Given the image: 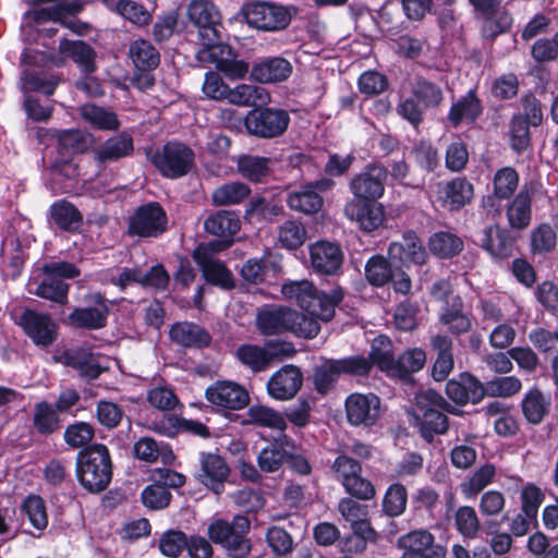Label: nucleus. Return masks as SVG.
<instances>
[{
	"mask_svg": "<svg viewBox=\"0 0 558 558\" xmlns=\"http://www.w3.org/2000/svg\"><path fill=\"white\" fill-rule=\"evenodd\" d=\"M191 23L198 29L203 48L196 58L202 63L214 64L229 80H242L247 74L248 63L240 60L235 51L228 45L219 44L220 13L208 0H193L187 8Z\"/></svg>",
	"mask_w": 558,
	"mask_h": 558,
	"instance_id": "f257e3e1",
	"label": "nucleus"
},
{
	"mask_svg": "<svg viewBox=\"0 0 558 558\" xmlns=\"http://www.w3.org/2000/svg\"><path fill=\"white\" fill-rule=\"evenodd\" d=\"M256 328L263 336H277L292 332L299 337L314 338L320 330L319 323L313 317L280 305H267L256 314Z\"/></svg>",
	"mask_w": 558,
	"mask_h": 558,
	"instance_id": "f03ea898",
	"label": "nucleus"
},
{
	"mask_svg": "<svg viewBox=\"0 0 558 558\" xmlns=\"http://www.w3.org/2000/svg\"><path fill=\"white\" fill-rule=\"evenodd\" d=\"M284 299L295 302L307 317L328 322L335 315V307L342 301L343 292L335 289L329 294L320 293L308 280L288 281L281 287Z\"/></svg>",
	"mask_w": 558,
	"mask_h": 558,
	"instance_id": "7ed1b4c3",
	"label": "nucleus"
},
{
	"mask_svg": "<svg viewBox=\"0 0 558 558\" xmlns=\"http://www.w3.org/2000/svg\"><path fill=\"white\" fill-rule=\"evenodd\" d=\"M81 485L90 493L102 492L111 481V460L106 446L97 444L81 451L76 461Z\"/></svg>",
	"mask_w": 558,
	"mask_h": 558,
	"instance_id": "20e7f679",
	"label": "nucleus"
},
{
	"mask_svg": "<svg viewBox=\"0 0 558 558\" xmlns=\"http://www.w3.org/2000/svg\"><path fill=\"white\" fill-rule=\"evenodd\" d=\"M371 356L383 372L399 378L421 371L426 362V354L420 348L408 349L395 360L391 343L383 336L373 340Z\"/></svg>",
	"mask_w": 558,
	"mask_h": 558,
	"instance_id": "39448f33",
	"label": "nucleus"
},
{
	"mask_svg": "<svg viewBox=\"0 0 558 558\" xmlns=\"http://www.w3.org/2000/svg\"><path fill=\"white\" fill-rule=\"evenodd\" d=\"M43 272L47 275V278L39 283L31 282L29 286L36 284V287L31 288L29 292L51 302L65 304L68 302L69 284L59 278H75L80 275L78 269L71 263L52 262L43 266Z\"/></svg>",
	"mask_w": 558,
	"mask_h": 558,
	"instance_id": "423d86ee",
	"label": "nucleus"
},
{
	"mask_svg": "<svg viewBox=\"0 0 558 558\" xmlns=\"http://www.w3.org/2000/svg\"><path fill=\"white\" fill-rule=\"evenodd\" d=\"M153 165L170 179L185 175L194 162V153L186 145L169 142L161 149L149 155Z\"/></svg>",
	"mask_w": 558,
	"mask_h": 558,
	"instance_id": "0eeeda50",
	"label": "nucleus"
},
{
	"mask_svg": "<svg viewBox=\"0 0 558 558\" xmlns=\"http://www.w3.org/2000/svg\"><path fill=\"white\" fill-rule=\"evenodd\" d=\"M290 123V116L283 109L265 108L251 110L244 120L247 132L262 138L282 135Z\"/></svg>",
	"mask_w": 558,
	"mask_h": 558,
	"instance_id": "6e6552de",
	"label": "nucleus"
},
{
	"mask_svg": "<svg viewBox=\"0 0 558 558\" xmlns=\"http://www.w3.org/2000/svg\"><path fill=\"white\" fill-rule=\"evenodd\" d=\"M244 17L250 26L267 32L283 29L291 21V15L284 7L267 2L247 4Z\"/></svg>",
	"mask_w": 558,
	"mask_h": 558,
	"instance_id": "1a4fd4ad",
	"label": "nucleus"
},
{
	"mask_svg": "<svg viewBox=\"0 0 558 558\" xmlns=\"http://www.w3.org/2000/svg\"><path fill=\"white\" fill-rule=\"evenodd\" d=\"M168 218L158 203L140 206L129 221V233L141 238H156L167 230Z\"/></svg>",
	"mask_w": 558,
	"mask_h": 558,
	"instance_id": "9d476101",
	"label": "nucleus"
},
{
	"mask_svg": "<svg viewBox=\"0 0 558 558\" xmlns=\"http://www.w3.org/2000/svg\"><path fill=\"white\" fill-rule=\"evenodd\" d=\"M388 171L380 165H369L350 182V191L353 199L362 202H375L385 191V182Z\"/></svg>",
	"mask_w": 558,
	"mask_h": 558,
	"instance_id": "9b49d317",
	"label": "nucleus"
},
{
	"mask_svg": "<svg viewBox=\"0 0 558 558\" xmlns=\"http://www.w3.org/2000/svg\"><path fill=\"white\" fill-rule=\"evenodd\" d=\"M345 414L353 426H372L380 416V399L375 393H351L345 400Z\"/></svg>",
	"mask_w": 558,
	"mask_h": 558,
	"instance_id": "f8f14e48",
	"label": "nucleus"
},
{
	"mask_svg": "<svg viewBox=\"0 0 558 558\" xmlns=\"http://www.w3.org/2000/svg\"><path fill=\"white\" fill-rule=\"evenodd\" d=\"M403 550L401 558H445L446 549L435 544L434 536L426 530L409 532L398 539Z\"/></svg>",
	"mask_w": 558,
	"mask_h": 558,
	"instance_id": "ddd939ff",
	"label": "nucleus"
},
{
	"mask_svg": "<svg viewBox=\"0 0 558 558\" xmlns=\"http://www.w3.org/2000/svg\"><path fill=\"white\" fill-rule=\"evenodd\" d=\"M19 325L36 345L48 347L57 339V324L47 314L26 310L20 316Z\"/></svg>",
	"mask_w": 558,
	"mask_h": 558,
	"instance_id": "4468645a",
	"label": "nucleus"
},
{
	"mask_svg": "<svg viewBox=\"0 0 558 558\" xmlns=\"http://www.w3.org/2000/svg\"><path fill=\"white\" fill-rule=\"evenodd\" d=\"M335 182L331 179H320L302 186L299 191L289 194L288 205L291 209L304 214H315L323 206L320 193L330 190Z\"/></svg>",
	"mask_w": 558,
	"mask_h": 558,
	"instance_id": "2eb2a0df",
	"label": "nucleus"
},
{
	"mask_svg": "<svg viewBox=\"0 0 558 558\" xmlns=\"http://www.w3.org/2000/svg\"><path fill=\"white\" fill-rule=\"evenodd\" d=\"M303 384V374L294 365H284L274 373L267 383V391L272 399L286 401L294 398Z\"/></svg>",
	"mask_w": 558,
	"mask_h": 558,
	"instance_id": "dca6fc26",
	"label": "nucleus"
},
{
	"mask_svg": "<svg viewBox=\"0 0 558 558\" xmlns=\"http://www.w3.org/2000/svg\"><path fill=\"white\" fill-rule=\"evenodd\" d=\"M312 268L326 276L336 275L343 264L340 246L329 241H317L310 246Z\"/></svg>",
	"mask_w": 558,
	"mask_h": 558,
	"instance_id": "f3484780",
	"label": "nucleus"
},
{
	"mask_svg": "<svg viewBox=\"0 0 558 558\" xmlns=\"http://www.w3.org/2000/svg\"><path fill=\"white\" fill-rule=\"evenodd\" d=\"M208 402L231 410H240L248 403L247 391L234 381L222 380L209 386L205 392Z\"/></svg>",
	"mask_w": 558,
	"mask_h": 558,
	"instance_id": "a211bd4d",
	"label": "nucleus"
},
{
	"mask_svg": "<svg viewBox=\"0 0 558 558\" xmlns=\"http://www.w3.org/2000/svg\"><path fill=\"white\" fill-rule=\"evenodd\" d=\"M201 469L196 473L199 483L214 490L217 495L223 488V482L229 474V468L225 460L216 453L199 454Z\"/></svg>",
	"mask_w": 558,
	"mask_h": 558,
	"instance_id": "6ab92c4d",
	"label": "nucleus"
},
{
	"mask_svg": "<svg viewBox=\"0 0 558 558\" xmlns=\"http://www.w3.org/2000/svg\"><path fill=\"white\" fill-rule=\"evenodd\" d=\"M446 393L456 404L477 403L485 396L483 385L471 374L462 373L446 385Z\"/></svg>",
	"mask_w": 558,
	"mask_h": 558,
	"instance_id": "aec40b11",
	"label": "nucleus"
},
{
	"mask_svg": "<svg viewBox=\"0 0 558 558\" xmlns=\"http://www.w3.org/2000/svg\"><path fill=\"white\" fill-rule=\"evenodd\" d=\"M344 214L366 232L377 229L384 221V208L375 202L352 199L347 203Z\"/></svg>",
	"mask_w": 558,
	"mask_h": 558,
	"instance_id": "412c9836",
	"label": "nucleus"
},
{
	"mask_svg": "<svg viewBox=\"0 0 558 558\" xmlns=\"http://www.w3.org/2000/svg\"><path fill=\"white\" fill-rule=\"evenodd\" d=\"M293 449L294 442L287 435H281L258 453L257 463L259 470L266 473L279 471L291 456Z\"/></svg>",
	"mask_w": 558,
	"mask_h": 558,
	"instance_id": "4be33fe9",
	"label": "nucleus"
},
{
	"mask_svg": "<svg viewBox=\"0 0 558 558\" xmlns=\"http://www.w3.org/2000/svg\"><path fill=\"white\" fill-rule=\"evenodd\" d=\"M388 254L391 259L399 260L404 265H422L426 259V251L412 231L405 232L400 241L392 242L389 245Z\"/></svg>",
	"mask_w": 558,
	"mask_h": 558,
	"instance_id": "5701e85b",
	"label": "nucleus"
},
{
	"mask_svg": "<svg viewBox=\"0 0 558 558\" xmlns=\"http://www.w3.org/2000/svg\"><path fill=\"white\" fill-rule=\"evenodd\" d=\"M95 306L75 308L68 317L71 326L76 328L99 329L106 325L108 306L100 294L92 296Z\"/></svg>",
	"mask_w": 558,
	"mask_h": 558,
	"instance_id": "b1692460",
	"label": "nucleus"
},
{
	"mask_svg": "<svg viewBox=\"0 0 558 558\" xmlns=\"http://www.w3.org/2000/svg\"><path fill=\"white\" fill-rule=\"evenodd\" d=\"M248 72L256 82L277 83L286 81L291 75L292 65L283 58H267L255 63Z\"/></svg>",
	"mask_w": 558,
	"mask_h": 558,
	"instance_id": "393cba45",
	"label": "nucleus"
},
{
	"mask_svg": "<svg viewBox=\"0 0 558 558\" xmlns=\"http://www.w3.org/2000/svg\"><path fill=\"white\" fill-rule=\"evenodd\" d=\"M204 227L208 233L222 239V247L225 248L230 245L233 235L239 231L240 219L232 211L220 210L208 217Z\"/></svg>",
	"mask_w": 558,
	"mask_h": 558,
	"instance_id": "a878e982",
	"label": "nucleus"
},
{
	"mask_svg": "<svg viewBox=\"0 0 558 558\" xmlns=\"http://www.w3.org/2000/svg\"><path fill=\"white\" fill-rule=\"evenodd\" d=\"M193 256L201 267L206 281L222 289L233 288L234 282L232 275L221 262L214 259L207 254L201 252H195Z\"/></svg>",
	"mask_w": 558,
	"mask_h": 558,
	"instance_id": "bb28decb",
	"label": "nucleus"
},
{
	"mask_svg": "<svg viewBox=\"0 0 558 558\" xmlns=\"http://www.w3.org/2000/svg\"><path fill=\"white\" fill-rule=\"evenodd\" d=\"M251 522L245 515H235L231 522L222 519L214 520L207 529L208 537L215 544L223 545L235 535V533H248Z\"/></svg>",
	"mask_w": 558,
	"mask_h": 558,
	"instance_id": "cd10ccee",
	"label": "nucleus"
},
{
	"mask_svg": "<svg viewBox=\"0 0 558 558\" xmlns=\"http://www.w3.org/2000/svg\"><path fill=\"white\" fill-rule=\"evenodd\" d=\"M432 347L438 353L433 365L432 376L435 380L442 381L453 368L452 342L447 336L437 335L432 338Z\"/></svg>",
	"mask_w": 558,
	"mask_h": 558,
	"instance_id": "c85d7f7f",
	"label": "nucleus"
},
{
	"mask_svg": "<svg viewBox=\"0 0 558 558\" xmlns=\"http://www.w3.org/2000/svg\"><path fill=\"white\" fill-rule=\"evenodd\" d=\"M507 218L512 229H525L532 218V198L527 191H520L507 207Z\"/></svg>",
	"mask_w": 558,
	"mask_h": 558,
	"instance_id": "c756f323",
	"label": "nucleus"
},
{
	"mask_svg": "<svg viewBox=\"0 0 558 558\" xmlns=\"http://www.w3.org/2000/svg\"><path fill=\"white\" fill-rule=\"evenodd\" d=\"M228 101L238 106H264L270 100V96L266 88L251 85L241 84L234 88H229Z\"/></svg>",
	"mask_w": 558,
	"mask_h": 558,
	"instance_id": "7c9ffc66",
	"label": "nucleus"
},
{
	"mask_svg": "<svg viewBox=\"0 0 558 558\" xmlns=\"http://www.w3.org/2000/svg\"><path fill=\"white\" fill-rule=\"evenodd\" d=\"M80 113L86 123L98 130L114 131L120 126L117 114L104 107L86 104L80 108Z\"/></svg>",
	"mask_w": 558,
	"mask_h": 558,
	"instance_id": "2f4dec72",
	"label": "nucleus"
},
{
	"mask_svg": "<svg viewBox=\"0 0 558 558\" xmlns=\"http://www.w3.org/2000/svg\"><path fill=\"white\" fill-rule=\"evenodd\" d=\"M482 113L480 100L475 94L470 90L466 96L454 102L449 111L448 120L453 126L462 122L471 123Z\"/></svg>",
	"mask_w": 558,
	"mask_h": 558,
	"instance_id": "473e14b6",
	"label": "nucleus"
},
{
	"mask_svg": "<svg viewBox=\"0 0 558 558\" xmlns=\"http://www.w3.org/2000/svg\"><path fill=\"white\" fill-rule=\"evenodd\" d=\"M133 150L132 138L120 134L108 138L95 150V157L100 162H112L130 155Z\"/></svg>",
	"mask_w": 558,
	"mask_h": 558,
	"instance_id": "72a5a7b5",
	"label": "nucleus"
},
{
	"mask_svg": "<svg viewBox=\"0 0 558 558\" xmlns=\"http://www.w3.org/2000/svg\"><path fill=\"white\" fill-rule=\"evenodd\" d=\"M60 53L71 58L76 64L83 68L86 73L95 70L94 58L95 53L90 46L82 40H68L63 39L59 45Z\"/></svg>",
	"mask_w": 558,
	"mask_h": 558,
	"instance_id": "f704fd0d",
	"label": "nucleus"
},
{
	"mask_svg": "<svg viewBox=\"0 0 558 558\" xmlns=\"http://www.w3.org/2000/svg\"><path fill=\"white\" fill-rule=\"evenodd\" d=\"M550 402L546 401L543 392L533 388L530 389L522 400V412L531 424H539L549 412Z\"/></svg>",
	"mask_w": 558,
	"mask_h": 558,
	"instance_id": "c9c22d12",
	"label": "nucleus"
},
{
	"mask_svg": "<svg viewBox=\"0 0 558 558\" xmlns=\"http://www.w3.org/2000/svg\"><path fill=\"white\" fill-rule=\"evenodd\" d=\"M129 56L134 65L143 71L155 69L160 62L159 52L145 39H136L130 45Z\"/></svg>",
	"mask_w": 558,
	"mask_h": 558,
	"instance_id": "e433bc0d",
	"label": "nucleus"
},
{
	"mask_svg": "<svg viewBox=\"0 0 558 558\" xmlns=\"http://www.w3.org/2000/svg\"><path fill=\"white\" fill-rule=\"evenodd\" d=\"M170 338L183 347L206 345L209 336L199 326L190 323H178L170 329Z\"/></svg>",
	"mask_w": 558,
	"mask_h": 558,
	"instance_id": "4c0bfd02",
	"label": "nucleus"
},
{
	"mask_svg": "<svg viewBox=\"0 0 558 558\" xmlns=\"http://www.w3.org/2000/svg\"><path fill=\"white\" fill-rule=\"evenodd\" d=\"M50 215L53 222L63 230H76L83 220L77 208L68 201H58L50 207Z\"/></svg>",
	"mask_w": 558,
	"mask_h": 558,
	"instance_id": "58836bf2",
	"label": "nucleus"
},
{
	"mask_svg": "<svg viewBox=\"0 0 558 558\" xmlns=\"http://www.w3.org/2000/svg\"><path fill=\"white\" fill-rule=\"evenodd\" d=\"M473 196V186L465 179L457 178L446 184L444 189V202L451 209L463 207Z\"/></svg>",
	"mask_w": 558,
	"mask_h": 558,
	"instance_id": "ea45409f",
	"label": "nucleus"
},
{
	"mask_svg": "<svg viewBox=\"0 0 558 558\" xmlns=\"http://www.w3.org/2000/svg\"><path fill=\"white\" fill-rule=\"evenodd\" d=\"M277 239L283 248L296 250L305 243L307 231L301 221L287 220L278 228Z\"/></svg>",
	"mask_w": 558,
	"mask_h": 558,
	"instance_id": "a19ab883",
	"label": "nucleus"
},
{
	"mask_svg": "<svg viewBox=\"0 0 558 558\" xmlns=\"http://www.w3.org/2000/svg\"><path fill=\"white\" fill-rule=\"evenodd\" d=\"M82 10V4L78 2L59 3L54 7L43 8L25 13L26 19H33L36 24H41L47 21L65 23V13H76Z\"/></svg>",
	"mask_w": 558,
	"mask_h": 558,
	"instance_id": "79ce46f5",
	"label": "nucleus"
},
{
	"mask_svg": "<svg viewBox=\"0 0 558 558\" xmlns=\"http://www.w3.org/2000/svg\"><path fill=\"white\" fill-rule=\"evenodd\" d=\"M532 126L519 118L511 117L509 121V146L517 155H522L532 147Z\"/></svg>",
	"mask_w": 558,
	"mask_h": 558,
	"instance_id": "37998d69",
	"label": "nucleus"
},
{
	"mask_svg": "<svg viewBox=\"0 0 558 558\" xmlns=\"http://www.w3.org/2000/svg\"><path fill=\"white\" fill-rule=\"evenodd\" d=\"M428 245L430 252L441 258L452 257L463 248V242L459 236L445 231L432 235Z\"/></svg>",
	"mask_w": 558,
	"mask_h": 558,
	"instance_id": "c03bdc74",
	"label": "nucleus"
},
{
	"mask_svg": "<svg viewBox=\"0 0 558 558\" xmlns=\"http://www.w3.org/2000/svg\"><path fill=\"white\" fill-rule=\"evenodd\" d=\"M251 193L250 187L242 182H230L214 190L211 199L217 206H227L241 203Z\"/></svg>",
	"mask_w": 558,
	"mask_h": 558,
	"instance_id": "a18cd8bd",
	"label": "nucleus"
},
{
	"mask_svg": "<svg viewBox=\"0 0 558 558\" xmlns=\"http://www.w3.org/2000/svg\"><path fill=\"white\" fill-rule=\"evenodd\" d=\"M519 173L510 166L498 169L494 175V196L498 199H509L519 185Z\"/></svg>",
	"mask_w": 558,
	"mask_h": 558,
	"instance_id": "49530a36",
	"label": "nucleus"
},
{
	"mask_svg": "<svg viewBox=\"0 0 558 558\" xmlns=\"http://www.w3.org/2000/svg\"><path fill=\"white\" fill-rule=\"evenodd\" d=\"M248 421L253 424L283 432L287 428L284 417L276 410L265 405H252L247 410Z\"/></svg>",
	"mask_w": 558,
	"mask_h": 558,
	"instance_id": "de8ad7c7",
	"label": "nucleus"
},
{
	"mask_svg": "<svg viewBox=\"0 0 558 558\" xmlns=\"http://www.w3.org/2000/svg\"><path fill=\"white\" fill-rule=\"evenodd\" d=\"M414 420L420 426V430L424 438L430 440L435 434H442L448 428L447 416L440 410L423 412V414H414Z\"/></svg>",
	"mask_w": 558,
	"mask_h": 558,
	"instance_id": "09e8293b",
	"label": "nucleus"
},
{
	"mask_svg": "<svg viewBox=\"0 0 558 558\" xmlns=\"http://www.w3.org/2000/svg\"><path fill=\"white\" fill-rule=\"evenodd\" d=\"M556 246L557 234L549 223H541L531 231V252L534 255H545Z\"/></svg>",
	"mask_w": 558,
	"mask_h": 558,
	"instance_id": "8fccbe9b",
	"label": "nucleus"
},
{
	"mask_svg": "<svg viewBox=\"0 0 558 558\" xmlns=\"http://www.w3.org/2000/svg\"><path fill=\"white\" fill-rule=\"evenodd\" d=\"M270 159L259 156H242L238 160L240 174L253 182H259L269 173Z\"/></svg>",
	"mask_w": 558,
	"mask_h": 558,
	"instance_id": "3c124183",
	"label": "nucleus"
},
{
	"mask_svg": "<svg viewBox=\"0 0 558 558\" xmlns=\"http://www.w3.org/2000/svg\"><path fill=\"white\" fill-rule=\"evenodd\" d=\"M238 361L254 373L264 372L268 368L264 347L256 344H242L235 351Z\"/></svg>",
	"mask_w": 558,
	"mask_h": 558,
	"instance_id": "603ef678",
	"label": "nucleus"
},
{
	"mask_svg": "<svg viewBox=\"0 0 558 558\" xmlns=\"http://www.w3.org/2000/svg\"><path fill=\"white\" fill-rule=\"evenodd\" d=\"M416 409L414 414H423L433 410H444L452 414L458 411L450 405L437 391L433 389L420 390L415 396Z\"/></svg>",
	"mask_w": 558,
	"mask_h": 558,
	"instance_id": "864d4df0",
	"label": "nucleus"
},
{
	"mask_svg": "<svg viewBox=\"0 0 558 558\" xmlns=\"http://www.w3.org/2000/svg\"><path fill=\"white\" fill-rule=\"evenodd\" d=\"M412 94L425 108H436L444 99L441 88L424 78H418L413 84Z\"/></svg>",
	"mask_w": 558,
	"mask_h": 558,
	"instance_id": "5fc2aeb1",
	"label": "nucleus"
},
{
	"mask_svg": "<svg viewBox=\"0 0 558 558\" xmlns=\"http://www.w3.org/2000/svg\"><path fill=\"white\" fill-rule=\"evenodd\" d=\"M522 112L514 113L513 118L523 120L526 124L538 128L544 121L542 102L532 93L523 95L520 99Z\"/></svg>",
	"mask_w": 558,
	"mask_h": 558,
	"instance_id": "6e6d98bb",
	"label": "nucleus"
},
{
	"mask_svg": "<svg viewBox=\"0 0 558 558\" xmlns=\"http://www.w3.org/2000/svg\"><path fill=\"white\" fill-rule=\"evenodd\" d=\"M545 500L544 492L534 483H527L521 490L522 511L524 515L536 522L538 509Z\"/></svg>",
	"mask_w": 558,
	"mask_h": 558,
	"instance_id": "4d7b16f0",
	"label": "nucleus"
},
{
	"mask_svg": "<svg viewBox=\"0 0 558 558\" xmlns=\"http://www.w3.org/2000/svg\"><path fill=\"white\" fill-rule=\"evenodd\" d=\"M408 494L401 484H392L388 487L384 500L383 509L389 517H398L402 514L407 508Z\"/></svg>",
	"mask_w": 558,
	"mask_h": 558,
	"instance_id": "13d9d810",
	"label": "nucleus"
},
{
	"mask_svg": "<svg viewBox=\"0 0 558 558\" xmlns=\"http://www.w3.org/2000/svg\"><path fill=\"white\" fill-rule=\"evenodd\" d=\"M531 57L536 63H549L558 59V32L551 37L536 39L531 47Z\"/></svg>",
	"mask_w": 558,
	"mask_h": 558,
	"instance_id": "bf43d9fd",
	"label": "nucleus"
},
{
	"mask_svg": "<svg viewBox=\"0 0 558 558\" xmlns=\"http://www.w3.org/2000/svg\"><path fill=\"white\" fill-rule=\"evenodd\" d=\"M33 422L36 430L43 435L52 434L59 428V418L47 402L36 404Z\"/></svg>",
	"mask_w": 558,
	"mask_h": 558,
	"instance_id": "052dcab7",
	"label": "nucleus"
},
{
	"mask_svg": "<svg viewBox=\"0 0 558 558\" xmlns=\"http://www.w3.org/2000/svg\"><path fill=\"white\" fill-rule=\"evenodd\" d=\"M23 511L29 523L38 531H44L48 525L46 506L41 497L28 496L23 502Z\"/></svg>",
	"mask_w": 558,
	"mask_h": 558,
	"instance_id": "680f3d73",
	"label": "nucleus"
},
{
	"mask_svg": "<svg viewBox=\"0 0 558 558\" xmlns=\"http://www.w3.org/2000/svg\"><path fill=\"white\" fill-rule=\"evenodd\" d=\"M366 278L373 286L381 287L392 277V269L383 256L372 257L365 267Z\"/></svg>",
	"mask_w": 558,
	"mask_h": 558,
	"instance_id": "e2e57ef3",
	"label": "nucleus"
},
{
	"mask_svg": "<svg viewBox=\"0 0 558 558\" xmlns=\"http://www.w3.org/2000/svg\"><path fill=\"white\" fill-rule=\"evenodd\" d=\"M340 375L336 360H326L315 368L313 377L316 389L322 393L328 391Z\"/></svg>",
	"mask_w": 558,
	"mask_h": 558,
	"instance_id": "0e129e2a",
	"label": "nucleus"
},
{
	"mask_svg": "<svg viewBox=\"0 0 558 558\" xmlns=\"http://www.w3.org/2000/svg\"><path fill=\"white\" fill-rule=\"evenodd\" d=\"M517 236L508 229H497L496 243L490 238V256L499 259H508L513 255Z\"/></svg>",
	"mask_w": 558,
	"mask_h": 558,
	"instance_id": "69168bd1",
	"label": "nucleus"
},
{
	"mask_svg": "<svg viewBox=\"0 0 558 558\" xmlns=\"http://www.w3.org/2000/svg\"><path fill=\"white\" fill-rule=\"evenodd\" d=\"M187 536L182 531L170 530L159 539V549L162 555L175 558L186 547Z\"/></svg>",
	"mask_w": 558,
	"mask_h": 558,
	"instance_id": "338daca9",
	"label": "nucleus"
},
{
	"mask_svg": "<svg viewBox=\"0 0 558 558\" xmlns=\"http://www.w3.org/2000/svg\"><path fill=\"white\" fill-rule=\"evenodd\" d=\"M536 300L550 314L558 315V286L546 280L539 283L535 291Z\"/></svg>",
	"mask_w": 558,
	"mask_h": 558,
	"instance_id": "774afa93",
	"label": "nucleus"
}]
</instances>
